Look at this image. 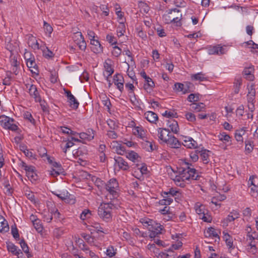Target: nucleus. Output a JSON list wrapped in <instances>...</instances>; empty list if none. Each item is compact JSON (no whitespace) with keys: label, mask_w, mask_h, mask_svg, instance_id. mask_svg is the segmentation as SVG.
I'll return each instance as SVG.
<instances>
[{"label":"nucleus","mask_w":258,"mask_h":258,"mask_svg":"<svg viewBox=\"0 0 258 258\" xmlns=\"http://www.w3.org/2000/svg\"><path fill=\"white\" fill-rule=\"evenodd\" d=\"M185 167H182L179 169V175H176L174 178V181L177 185L180 186H183L184 183H180L185 180H189L190 179L196 180H199L200 176L197 173V171L193 167H191L192 165L188 162H185Z\"/></svg>","instance_id":"1"},{"label":"nucleus","mask_w":258,"mask_h":258,"mask_svg":"<svg viewBox=\"0 0 258 258\" xmlns=\"http://www.w3.org/2000/svg\"><path fill=\"white\" fill-rule=\"evenodd\" d=\"M158 137L164 143L172 148H179L181 143L175 137L168 129L165 128H159L158 130Z\"/></svg>","instance_id":"2"},{"label":"nucleus","mask_w":258,"mask_h":258,"mask_svg":"<svg viewBox=\"0 0 258 258\" xmlns=\"http://www.w3.org/2000/svg\"><path fill=\"white\" fill-rule=\"evenodd\" d=\"M163 19L166 24L174 23L176 26H181L182 15L181 11L176 8L169 9L163 15Z\"/></svg>","instance_id":"3"},{"label":"nucleus","mask_w":258,"mask_h":258,"mask_svg":"<svg viewBox=\"0 0 258 258\" xmlns=\"http://www.w3.org/2000/svg\"><path fill=\"white\" fill-rule=\"evenodd\" d=\"M115 206L110 202L102 203L98 209V214L103 221L109 222L112 220V211Z\"/></svg>","instance_id":"4"},{"label":"nucleus","mask_w":258,"mask_h":258,"mask_svg":"<svg viewBox=\"0 0 258 258\" xmlns=\"http://www.w3.org/2000/svg\"><path fill=\"white\" fill-rule=\"evenodd\" d=\"M118 188V183L115 178L110 179L105 184V189L109 192L106 198L108 199L112 200L118 196L117 190Z\"/></svg>","instance_id":"5"},{"label":"nucleus","mask_w":258,"mask_h":258,"mask_svg":"<svg viewBox=\"0 0 258 258\" xmlns=\"http://www.w3.org/2000/svg\"><path fill=\"white\" fill-rule=\"evenodd\" d=\"M146 223L148 224V229L150 231V237L153 238L158 237V235L161 233V231L162 230V226L160 224L155 223L152 220Z\"/></svg>","instance_id":"6"},{"label":"nucleus","mask_w":258,"mask_h":258,"mask_svg":"<svg viewBox=\"0 0 258 258\" xmlns=\"http://www.w3.org/2000/svg\"><path fill=\"white\" fill-rule=\"evenodd\" d=\"M195 210L196 213L200 216V218L204 222H210L211 221L212 219L210 216L207 215L208 211L205 209L204 205L198 203L195 205Z\"/></svg>","instance_id":"7"},{"label":"nucleus","mask_w":258,"mask_h":258,"mask_svg":"<svg viewBox=\"0 0 258 258\" xmlns=\"http://www.w3.org/2000/svg\"><path fill=\"white\" fill-rule=\"evenodd\" d=\"M73 39L75 43H76L81 50H85L86 48V43L84 38L81 32H78L74 34Z\"/></svg>","instance_id":"8"},{"label":"nucleus","mask_w":258,"mask_h":258,"mask_svg":"<svg viewBox=\"0 0 258 258\" xmlns=\"http://www.w3.org/2000/svg\"><path fill=\"white\" fill-rule=\"evenodd\" d=\"M26 88L28 89V92L30 95L34 98L36 102H40L41 97L36 86L32 84H27L26 85Z\"/></svg>","instance_id":"9"},{"label":"nucleus","mask_w":258,"mask_h":258,"mask_svg":"<svg viewBox=\"0 0 258 258\" xmlns=\"http://www.w3.org/2000/svg\"><path fill=\"white\" fill-rule=\"evenodd\" d=\"M254 72V66L250 65L249 67H245L244 70L243 71L242 74L245 79L248 81H251L254 79V76L253 74Z\"/></svg>","instance_id":"10"},{"label":"nucleus","mask_w":258,"mask_h":258,"mask_svg":"<svg viewBox=\"0 0 258 258\" xmlns=\"http://www.w3.org/2000/svg\"><path fill=\"white\" fill-rule=\"evenodd\" d=\"M113 82L117 88L122 93L124 90V78L120 74H116L113 76Z\"/></svg>","instance_id":"11"},{"label":"nucleus","mask_w":258,"mask_h":258,"mask_svg":"<svg viewBox=\"0 0 258 258\" xmlns=\"http://www.w3.org/2000/svg\"><path fill=\"white\" fill-rule=\"evenodd\" d=\"M25 60L26 61L27 66L30 69L31 72L32 73L38 74V70L37 64L35 61L34 57H30V58H27L25 57Z\"/></svg>","instance_id":"12"},{"label":"nucleus","mask_w":258,"mask_h":258,"mask_svg":"<svg viewBox=\"0 0 258 258\" xmlns=\"http://www.w3.org/2000/svg\"><path fill=\"white\" fill-rule=\"evenodd\" d=\"M115 165H117L120 169L126 171L130 167L127 162L121 157L117 156L114 158Z\"/></svg>","instance_id":"13"},{"label":"nucleus","mask_w":258,"mask_h":258,"mask_svg":"<svg viewBox=\"0 0 258 258\" xmlns=\"http://www.w3.org/2000/svg\"><path fill=\"white\" fill-rule=\"evenodd\" d=\"M182 145L187 148L197 149L198 143L191 137H185L183 141Z\"/></svg>","instance_id":"14"},{"label":"nucleus","mask_w":258,"mask_h":258,"mask_svg":"<svg viewBox=\"0 0 258 258\" xmlns=\"http://www.w3.org/2000/svg\"><path fill=\"white\" fill-rule=\"evenodd\" d=\"M202 161L204 164H207L210 162V154L211 151L207 149H202L199 151Z\"/></svg>","instance_id":"15"},{"label":"nucleus","mask_w":258,"mask_h":258,"mask_svg":"<svg viewBox=\"0 0 258 258\" xmlns=\"http://www.w3.org/2000/svg\"><path fill=\"white\" fill-rule=\"evenodd\" d=\"M79 137L82 140L91 141L94 138V131L91 128H89L86 133H80Z\"/></svg>","instance_id":"16"},{"label":"nucleus","mask_w":258,"mask_h":258,"mask_svg":"<svg viewBox=\"0 0 258 258\" xmlns=\"http://www.w3.org/2000/svg\"><path fill=\"white\" fill-rule=\"evenodd\" d=\"M208 53L210 55L223 54L225 53V49L223 47L220 46V45L210 47L208 49Z\"/></svg>","instance_id":"17"},{"label":"nucleus","mask_w":258,"mask_h":258,"mask_svg":"<svg viewBox=\"0 0 258 258\" xmlns=\"http://www.w3.org/2000/svg\"><path fill=\"white\" fill-rule=\"evenodd\" d=\"M91 44L93 47H92V50L95 53H99L103 51V47L101 46L99 41L94 39H91L90 40Z\"/></svg>","instance_id":"18"},{"label":"nucleus","mask_w":258,"mask_h":258,"mask_svg":"<svg viewBox=\"0 0 258 258\" xmlns=\"http://www.w3.org/2000/svg\"><path fill=\"white\" fill-rule=\"evenodd\" d=\"M144 115L147 120L151 123H156L158 119L157 114L152 111H147Z\"/></svg>","instance_id":"19"},{"label":"nucleus","mask_w":258,"mask_h":258,"mask_svg":"<svg viewBox=\"0 0 258 258\" xmlns=\"http://www.w3.org/2000/svg\"><path fill=\"white\" fill-rule=\"evenodd\" d=\"M111 60L107 59L104 62V68L105 71L107 74H108V76H111L114 73V69L112 67Z\"/></svg>","instance_id":"20"},{"label":"nucleus","mask_w":258,"mask_h":258,"mask_svg":"<svg viewBox=\"0 0 258 258\" xmlns=\"http://www.w3.org/2000/svg\"><path fill=\"white\" fill-rule=\"evenodd\" d=\"M205 235L206 237H214L218 238V240H220V237L218 235V232L216 230L211 227H209L206 232H205Z\"/></svg>","instance_id":"21"},{"label":"nucleus","mask_w":258,"mask_h":258,"mask_svg":"<svg viewBox=\"0 0 258 258\" xmlns=\"http://www.w3.org/2000/svg\"><path fill=\"white\" fill-rule=\"evenodd\" d=\"M191 78L193 81H198L199 82L205 81L208 80V77H206V75L203 74L202 72L192 75Z\"/></svg>","instance_id":"22"},{"label":"nucleus","mask_w":258,"mask_h":258,"mask_svg":"<svg viewBox=\"0 0 258 258\" xmlns=\"http://www.w3.org/2000/svg\"><path fill=\"white\" fill-rule=\"evenodd\" d=\"M224 234L223 239L225 241L227 246L229 248H233V239L232 237L227 232L225 231L223 232Z\"/></svg>","instance_id":"23"},{"label":"nucleus","mask_w":258,"mask_h":258,"mask_svg":"<svg viewBox=\"0 0 258 258\" xmlns=\"http://www.w3.org/2000/svg\"><path fill=\"white\" fill-rule=\"evenodd\" d=\"M7 248L9 251L15 255L18 256L20 253H22L20 249L17 250V247L13 243H7Z\"/></svg>","instance_id":"24"},{"label":"nucleus","mask_w":258,"mask_h":258,"mask_svg":"<svg viewBox=\"0 0 258 258\" xmlns=\"http://www.w3.org/2000/svg\"><path fill=\"white\" fill-rule=\"evenodd\" d=\"M9 230L8 222L3 217H0V232H6Z\"/></svg>","instance_id":"25"},{"label":"nucleus","mask_w":258,"mask_h":258,"mask_svg":"<svg viewBox=\"0 0 258 258\" xmlns=\"http://www.w3.org/2000/svg\"><path fill=\"white\" fill-rule=\"evenodd\" d=\"M168 125L173 133L177 134L179 131L178 123L174 119L168 120Z\"/></svg>","instance_id":"26"},{"label":"nucleus","mask_w":258,"mask_h":258,"mask_svg":"<svg viewBox=\"0 0 258 258\" xmlns=\"http://www.w3.org/2000/svg\"><path fill=\"white\" fill-rule=\"evenodd\" d=\"M155 84L151 78H150L144 85V88L148 92H151L154 87Z\"/></svg>","instance_id":"27"},{"label":"nucleus","mask_w":258,"mask_h":258,"mask_svg":"<svg viewBox=\"0 0 258 258\" xmlns=\"http://www.w3.org/2000/svg\"><path fill=\"white\" fill-rule=\"evenodd\" d=\"M142 144L143 147L148 151H152L156 149L155 145L152 142L145 141Z\"/></svg>","instance_id":"28"},{"label":"nucleus","mask_w":258,"mask_h":258,"mask_svg":"<svg viewBox=\"0 0 258 258\" xmlns=\"http://www.w3.org/2000/svg\"><path fill=\"white\" fill-rule=\"evenodd\" d=\"M125 31V27L124 23H120L117 27V34L118 37H121L124 35Z\"/></svg>","instance_id":"29"},{"label":"nucleus","mask_w":258,"mask_h":258,"mask_svg":"<svg viewBox=\"0 0 258 258\" xmlns=\"http://www.w3.org/2000/svg\"><path fill=\"white\" fill-rule=\"evenodd\" d=\"M72 98H71V97H70V98H69L68 99V102L70 103V106L72 108L76 109L78 108L79 103L77 101V100L76 99V98L74 96V95L73 96Z\"/></svg>","instance_id":"30"},{"label":"nucleus","mask_w":258,"mask_h":258,"mask_svg":"<svg viewBox=\"0 0 258 258\" xmlns=\"http://www.w3.org/2000/svg\"><path fill=\"white\" fill-rule=\"evenodd\" d=\"M126 157L133 162H135L139 157L138 154L134 151H130L126 153Z\"/></svg>","instance_id":"31"},{"label":"nucleus","mask_w":258,"mask_h":258,"mask_svg":"<svg viewBox=\"0 0 258 258\" xmlns=\"http://www.w3.org/2000/svg\"><path fill=\"white\" fill-rule=\"evenodd\" d=\"M115 149L117 154L119 155H123L125 153V147L120 144H117L113 147Z\"/></svg>","instance_id":"32"},{"label":"nucleus","mask_w":258,"mask_h":258,"mask_svg":"<svg viewBox=\"0 0 258 258\" xmlns=\"http://www.w3.org/2000/svg\"><path fill=\"white\" fill-rule=\"evenodd\" d=\"M139 7L140 9V11L141 12H144L145 13H147L150 10V8L148 5L143 2H141L139 3Z\"/></svg>","instance_id":"33"},{"label":"nucleus","mask_w":258,"mask_h":258,"mask_svg":"<svg viewBox=\"0 0 258 258\" xmlns=\"http://www.w3.org/2000/svg\"><path fill=\"white\" fill-rule=\"evenodd\" d=\"M135 135H137L142 139H144L145 136V132L142 127L137 126L134 132Z\"/></svg>","instance_id":"34"},{"label":"nucleus","mask_w":258,"mask_h":258,"mask_svg":"<svg viewBox=\"0 0 258 258\" xmlns=\"http://www.w3.org/2000/svg\"><path fill=\"white\" fill-rule=\"evenodd\" d=\"M184 85V90L183 91V94H186L193 91L194 85L192 84V83L186 82L185 83Z\"/></svg>","instance_id":"35"},{"label":"nucleus","mask_w":258,"mask_h":258,"mask_svg":"<svg viewBox=\"0 0 258 258\" xmlns=\"http://www.w3.org/2000/svg\"><path fill=\"white\" fill-rule=\"evenodd\" d=\"M205 105L203 103H194L192 105V109L197 112H200L205 109Z\"/></svg>","instance_id":"36"},{"label":"nucleus","mask_w":258,"mask_h":258,"mask_svg":"<svg viewBox=\"0 0 258 258\" xmlns=\"http://www.w3.org/2000/svg\"><path fill=\"white\" fill-rule=\"evenodd\" d=\"M200 100L199 94H190L187 97V100L190 102H197Z\"/></svg>","instance_id":"37"},{"label":"nucleus","mask_w":258,"mask_h":258,"mask_svg":"<svg viewBox=\"0 0 258 258\" xmlns=\"http://www.w3.org/2000/svg\"><path fill=\"white\" fill-rule=\"evenodd\" d=\"M199 150H196L194 151H192L190 153L189 156L190 159L193 162H196L198 160L199 157Z\"/></svg>","instance_id":"38"},{"label":"nucleus","mask_w":258,"mask_h":258,"mask_svg":"<svg viewBox=\"0 0 258 258\" xmlns=\"http://www.w3.org/2000/svg\"><path fill=\"white\" fill-rule=\"evenodd\" d=\"M64 170L63 169H57V170H56V169H52L50 171V175L53 177H56L57 176V175H59V174H63V173H64Z\"/></svg>","instance_id":"39"},{"label":"nucleus","mask_w":258,"mask_h":258,"mask_svg":"<svg viewBox=\"0 0 258 258\" xmlns=\"http://www.w3.org/2000/svg\"><path fill=\"white\" fill-rule=\"evenodd\" d=\"M43 27L46 33H48L49 36L51 34L53 28L52 27L46 22L44 21L43 22Z\"/></svg>","instance_id":"40"},{"label":"nucleus","mask_w":258,"mask_h":258,"mask_svg":"<svg viewBox=\"0 0 258 258\" xmlns=\"http://www.w3.org/2000/svg\"><path fill=\"white\" fill-rule=\"evenodd\" d=\"M8 120H11V122L14 121V119L13 118H11L6 115L0 116V123L2 126H4V125L8 122Z\"/></svg>","instance_id":"41"},{"label":"nucleus","mask_w":258,"mask_h":258,"mask_svg":"<svg viewBox=\"0 0 258 258\" xmlns=\"http://www.w3.org/2000/svg\"><path fill=\"white\" fill-rule=\"evenodd\" d=\"M168 195H169L172 198L174 197L175 200L177 199L176 196L178 197L180 193L178 190H175L173 188L169 189V191H166Z\"/></svg>","instance_id":"42"},{"label":"nucleus","mask_w":258,"mask_h":258,"mask_svg":"<svg viewBox=\"0 0 258 258\" xmlns=\"http://www.w3.org/2000/svg\"><path fill=\"white\" fill-rule=\"evenodd\" d=\"M74 145V143L72 142V141H68L65 145L63 146L62 145H61V148H62L64 153H66L67 151V149L73 147Z\"/></svg>","instance_id":"43"},{"label":"nucleus","mask_w":258,"mask_h":258,"mask_svg":"<svg viewBox=\"0 0 258 258\" xmlns=\"http://www.w3.org/2000/svg\"><path fill=\"white\" fill-rule=\"evenodd\" d=\"M11 232L14 238L16 239L19 238L20 235L16 225H14L11 227Z\"/></svg>","instance_id":"44"},{"label":"nucleus","mask_w":258,"mask_h":258,"mask_svg":"<svg viewBox=\"0 0 258 258\" xmlns=\"http://www.w3.org/2000/svg\"><path fill=\"white\" fill-rule=\"evenodd\" d=\"M245 144V151L248 153L251 152L253 150V142L250 141H246Z\"/></svg>","instance_id":"45"},{"label":"nucleus","mask_w":258,"mask_h":258,"mask_svg":"<svg viewBox=\"0 0 258 258\" xmlns=\"http://www.w3.org/2000/svg\"><path fill=\"white\" fill-rule=\"evenodd\" d=\"M20 244L23 251L26 253H28L29 247L24 239L20 241Z\"/></svg>","instance_id":"46"},{"label":"nucleus","mask_w":258,"mask_h":258,"mask_svg":"<svg viewBox=\"0 0 258 258\" xmlns=\"http://www.w3.org/2000/svg\"><path fill=\"white\" fill-rule=\"evenodd\" d=\"M121 49L118 46H115L113 47L112 54L115 57L119 56L121 53Z\"/></svg>","instance_id":"47"},{"label":"nucleus","mask_w":258,"mask_h":258,"mask_svg":"<svg viewBox=\"0 0 258 258\" xmlns=\"http://www.w3.org/2000/svg\"><path fill=\"white\" fill-rule=\"evenodd\" d=\"M33 224L35 229L38 232L40 233L42 231L43 226L40 223V220H38V222L37 221L36 222H34Z\"/></svg>","instance_id":"48"},{"label":"nucleus","mask_w":258,"mask_h":258,"mask_svg":"<svg viewBox=\"0 0 258 258\" xmlns=\"http://www.w3.org/2000/svg\"><path fill=\"white\" fill-rule=\"evenodd\" d=\"M82 237L86 240V241L89 244H92L94 242V238L89 234L86 233H82L81 234Z\"/></svg>","instance_id":"49"},{"label":"nucleus","mask_w":258,"mask_h":258,"mask_svg":"<svg viewBox=\"0 0 258 258\" xmlns=\"http://www.w3.org/2000/svg\"><path fill=\"white\" fill-rule=\"evenodd\" d=\"M91 215V212L89 210H85L83 211L80 215V218L82 220H85L86 218H88Z\"/></svg>","instance_id":"50"},{"label":"nucleus","mask_w":258,"mask_h":258,"mask_svg":"<svg viewBox=\"0 0 258 258\" xmlns=\"http://www.w3.org/2000/svg\"><path fill=\"white\" fill-rule=\"evenodd\" d=\"M174 89H175L178 92H182L183 93V91L184 90V85L180 83H176L174 84Z\"/></svg>","instance_id":"51"},{"label":"nucleus","mask_w":258,"mask_h":258,"mask_svg":"<svg viewBox=\"0 0 258 258\" xmlns=\"http://www.w3.org/2000/svg\"><path fill=\"white\" fill-rule=\"evenodd\" d=\"M24 117L25 119H28L32 124H34L35 121V119L33 118L30 112L28 111L25 112L24 114Z\"/></svg>","instance_id":"52"},{"label":"nucleus","mask_w":258,"mask_h":258,"mask_svg":"<svg viewBox=\"0 0 258 258\" xmlns=\"http://www.w3.org/2000/svg\"><path fill=\"white\" fill-rule=\"evenodd\" d=\"M115 250L112 246H110L106 250V254L109 257H112L116 254Z\"/></svg>","instance_id":"53"},{"label":"nucleus","mask_w":258,"mask_h":258,"mask_svg":"<svg viewBox=\"0 0 258 258\" xmlns=\"http://www.w3.org/2000/svg\"><path fill=\"white\" fill-rule=\"evenodd\" d=\"M248 94L247 96H255V90L254 88V85L252 84L250 86H248Z\"/></svg>","instance_id":"54"},{"label":"nucleus","mask_w":258,"mask_h":258,"mask_svg":"<svg viewBox=\"0 0 258 258\" xmlns=\"http://www.w3.org/2000/svg\"><path fill=\"white\" fill-rule=\"evenodd\" d=\"M52 194L55 196H56L58 198L61 200H66L67 198L69 197L68 196V192H67L66 193L64 192L60 193V194H57L55 191H52Z\"/></svg>","instance_id":"55"},{"label":"nucleus","mask_w":258,"mask_h":258,"mask_svg":"<svg viewBox=\"0 0 258 258\" xmlns=\"http://www.w3.org/2000/svg\"><path fill=\"white\" fill-rule=\"evenodd\" d=\"M185 117L186 119L189 121L193 122L196 120L195 115H194V114L191 112H188L186 113Z\"/></svg>","instance_id":"56"},{"label":"nucleus","mask_w":258,"mask_h":258,"mask_svg":"<svg viewBox=\"0 0 258 258\" xmlns=\"http://www.w3.org/2000/svg\"><path fill=\"white\" fill-rule=\"evenodd\" d=\"M107 122L111 130H114L117 127L115 121L113 120L109 119L107 120Z\"/></svg>","instance_id":"57"},{"label":"nucleus","mask_w":258,"mask_h":258,"mask_svg":"<svg viewBox=\"0 0 258 258\" xmlns=\"http://www.w3.org/2000/svg\"><path fill=\"white\" fill-rule=\"evenodd\" d=\"M220 140L222 141H226L228 142L230 137L228 135L224 133L220 134L219 136Z\"/></svg>","instance_id":"58"},{"label":"nucleus","mask_w":258,"mask_h":258,"mask_svg":"<svg viewBox=\"0 0 258 258\" xmlns=\"http://www.w3.org/2000/svg\"><path fill=\"white\" fill-rule=\"evenodd\" d=\"M107 135L108 137L111 139H116L117 137V134L114 132V130H109L108 131Z\"/></svg>","instance_id":"59"},{"label":"nucleus","mask_w":258,"mask_h":258,"mask_svg":"<svg viewBox=\"0 0 258 258\" xmlns=\"http://www.w3.org/2000/svg\"><path fill=\"white\" fill-rule=\"evenodd\" d=\"M115 38L114 36L110 35H107L106 36V39L107 41L111 43L112 45L116 44L117 42L116 40H114Z\"/></svg>","instance_id":"60"},{"label":"nucleus","mask_w":258,"mask_h":258,"mask_svg":"<svg viewBox=\"0 0 258 258\" xmlns=\"http://www.w3.org/2000/svg\"><path fill=\"white\" fill-rule=\"evenodd\" d=\"M162 196L163 197L164 199H166V200H170L171 203L173 202V199L172 197L167 194L166 191H163L162 192Z\"/></svg>","instance_id":"61"},{"label":"nucleus","mask_w":258,"mask_h":258,"mask_svg":"<svg viewBox=\"0 0 258 258\" xmlns=\"http://www.w3.org/2000/svg\"><path fill=\"white\" fill-rule=\"evenodd\" d=\"M244 112V106L241 105L236 109V114L239 116H242Z\"/></svg>","instance_id":"62"},{"label":"nucleus","mask_w":258,"mask_h":258,"mask_svg":"<svg viewBox=\"0 0 258 258\" xmlns=\"http://www.w3.org/2000/svg\"><path fill=\"white\" fill-rule=\"evenodd\" d=\"M24 153H25V155L29 158H35L34 155L33 154V153L31 151H30L29 150H27V149L24 150Z\"/></svg>","instance_id":"63"},{"label":"nucleus","mask_w":258,"mask_h":258,"mask_svg":"<svg viewBox=\"0 0 258 258\" xmlns=\"http://www.w3.org/2000/svg\"><path fill=\"white\" fill-rule=\"evenodd\" d=\"M157 32L158 35L161 37H165L166 36V33L165 32V31L163 29L161 28H157Z\"/></svg>","instance_id":"64"}]
</instances>
